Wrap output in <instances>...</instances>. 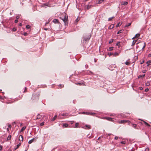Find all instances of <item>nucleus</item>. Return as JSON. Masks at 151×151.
Returning <instances> with one entry per match:
<instances>
[{
    "instance_id": "6ab92c4d",
    "label": "nucleus",
    "mask_w": 151,
    "mask_h": 151,
    "mask_svg": "<svg viewBox=\"0 0 151 151\" xmlns=\"http://www.w3.org/2000/svg\"><path fill=\"white\" fill-rule=\"evenodd\" d=\"M143 122L144 123V124L146 125H147V126L148 127H150V125L149 124H148V123H147V122H146L144 121H143Z\"/></svg>"
},
{
    "instance_id": "ddd939ff",
    "label": "nucleus",
    "mask_w": 151,
    "mask_h": 151,
    "mask_svg": "<svg viewBox=\"0 0 151 151\" xmlns=\"http://www.w3.org/2000/svg\"><path fill=\"white\" fill-rule=\"evenodd\" d=\"M12 136L11 135H9L8 136V137L7 138L6 140L7 141H8L9 140L11 139V138Z\"/></svg>"
},
{
    "instance_id": "39448f33",
    "label": "nucleus",
    "mask_w": 151,
    "mask_h": 151,
    "mask_svg": "<svg viewBox=\"0 0 151 151\" xmlns=\"http://www.w3.org/2000/svg\"><path fill=\"white\" fill-rule=\"evenodd\" d=\"M129 122V120H122L121 121H118L117 122L119 124H124L126 122Z\"/></svg>"
},
{
    "instance_id": "bb28decb",
    "label": "nucleus",
    "mask_w": 151,
    "mask_h": 151,
    "mask_svg": "<svg viewBox=\"0 0 151 151\" xmlns=\"http://www.w3.org/2000/svg\"><path fill=\"white\" fill-rule=\"evenodd\" d=\"M114 18V17H110L108 19V21H111Z\"/></svg>"
},
{
    "instance_id": "a211bd4d",
    "label": "nucleus",
    "mask_w": 151,
    "mask_h": 151,
    "mask_svg": "<svg viewBox=\"0 0 151 151\" xmlns=\"http://www.w3.org/2000/svg\"><path fill=\"white\" fill-rule=\"evenodd\" d=\"M131 24V23H129L125 25L124 27H127L129 26H130Z\"/></svg>"
},
{
    "instance_id": "7c9ffc66",
    "label": "nucleus",
    "mask_w": 151,
    "mask_h": 151,
    "mask_svg": "<svg viewBox=\"0 0 151 151\" xmlns=\"http://www.w3.org/2000/svg\"><path fill=\"white\" fill-rule=\"evenodd\" d=\"M95 113H90V112H88V115H92L93 114H94Z\"/></svg>"
},
{
    "instance_id": "dca6fc26",
    "label": "nucleus",
    "mask_w": 151,
    "mask_h": 151,
    "mask_svg": "<svg viewBox=\"0 0 151 151\" xmlns=\"http://www.w3.org/2000/svg\"><path fill=\"white\" fill-rule=\"evenodd\" d=\"M26 128V127L24 126L23 127H22L20 130L21 132H23L24 130Z\"/></svg>"
},
{
    "instance_id": "a878e982",
    "label": "nucleus",
    "mask_w": 151,
    "mask_h": 151,
    "mask_svg": "<svg viewBox=\"0 0 151 151\" xmlns=\"http://www.w3.org/2000/svg\"><path fill=\"white\" fill-rule=\"evenodd\" d=\"M114 40V39H111L109 41V44H111V43Z\"/></svg>"
},
{
    "instance_id": "f3484780",
    "label": "nucleus",
    "mask_w": 151,
    "mask_h": 151,
    "mask_svg": "<svg viewBox=\"0 0 151 151\" xmlns=\"http://www.w3.org/2000/svg\"><path fill=\"white\" fill-rule=\"evenodd\" d=\"M122 24V23L121 22H119L116 26V27H118L120 26Z\"/></svg>"
},
{
    "instance_id": "c9c22d12",
    "label": "nucleus",
    "mask_w": 151,
    "mask_h": 151,
    "mask_svg": "<svg viewBox=\"0 0 151 151\" xmlns=\"http://www.w3.org/2000/svg\"><path fill=\"white\" fill-rule=\"evenodd\" d=\"M122 30H120L119 31L117 32V34H119L121 33H122Z\"/></svg>"
},
{
    "instance_id": "052dcab7",
    "label": "nucleus",
    "mask_w": 151,
    "mask_h": 151,
    "mask_svg": "<svg viewBox=\"0 0 151 151\" xmlns=\"http://www.w3.org/2000/svg\"><path fill=\"white\" fill-rule=\"evenodd\" d=\"M78 21H79V20L78 19H76V21L77 22H78Z\"/></svg>"
},
{
    "instance_id": "4be33fe9",
    "label": "nucleus",
    "mask_w": 151,
    "mask_h": 151,
    "mask_svg": "<svg viewBox=\"0 0 151 151\" xmlns=\"http://www.w3.org/2000/svg\"><path fill=\"white\" fill-rule=\"evenodd\" d=\"M125 64L126 65H130V63L129 61H126L125 63Z\"/></svg>"
},
{
    "instance_id": "c756f323",
    "label": "nucleus",
    "mask_w": 151,
    "mask_h": 151,
    "mask_svg": "<svg viewBox=\"0 0 151 151\" xmlns=\"http://www.w3.org/2000/svg\"><path fill=\"white\" fill-rule=\"evenodd\" d=\"M104 1V0H99L98 2V4H100L102 2Z\"/></svg>"
},
{
    "instance_id": "7ed1b4c3",
    "label": "nucleus",
    "mask_w": 151,
    "mask_h": 151,
    "mask_svg": "<svg viewBox=\"0 0 151 151\" xmlns=\"http://www.w3.org/2000/svg\"><path fill=\"white\" fill-rule=\"evenodd\" d=\"M103 119H106L108 121H111V122H114V120H115L114 119L110 117H104L103 118Z\"/></svg>"
},
{
    "instance_id": "e433bc0d",
    "label": "nucleus",
    "mask_w": 151,
    "mask_h": 151,
    "mask_svg": "<svg viewBox=\"0 0 151 151\" xmlns=\"http://www.w3.org/2000/svg\"><path fill=\"white\" fill-rule=\"evenodd\" d=\"M121 143L122 144H126L125 141H121Z\"/></svg>"
},
{
    "instance_id": "f03ea898",
    "label": "nucleus",
    "mask_w": 151,
    "mask_h": 151,
    "mask_svg": "<svg viewBox=\"0 0 151 151\" xmlns=\"http://www.w3.org/2000/svg\"><path fill=\"white\" fill-rule=\"evenodd\" d=\"M64 17L63 18H61V17H60V19H61L63 21L65 25H66L68 24V16L67 15H66V14H64L63 15Z\"/></svg>"
},
{
    "instance_id": "680f3d73",
    "label": "nucleus",
    "mask_w": 151,
    "mask_h": 151,
    "mask_svg": "<svg viewBox=\"0 0 151 151\" xmlns=\"http://www.w3.org/2000/svg\"><path fill=\"white\" fill-rule=\"evenodd\" d=\"M9 129L8 128H7V131L9 132Z\"/></svg>"
},
{
    "instance_id": "9b49d317",
    "label": "nucleus",
    "mask_w": 151,
    "mask_h": 151,
    "mask_svg": "<svg viewBox=\"0 0 151 151\" xmlns=\"http://www.w3.org/2000/svg\"><path fill=\"white\" fill-rule=\"evenodd\" d=\"M53 22L55 23H58L59 22L58 20L57 19H54L53 20Z\"/></svg>"
},
{
    "instance_id": "0eeeda50",
    "label": "nucleus",
    "mask_w": 151,
    "mask_h": 151,
    "mask_svg": "<svg viewBox=\"0 0 151 151\" xmlns=\"http://www.w3.org/2000/svg\"><path fill=\"white\" fill-rule=\"evenodd\" d=\"M19 139L20 141H21L22 142L23 141V137L22 135H20L19 137Z\"/></svg>"
},
{
    "instance_id": "20e7f679",
    "label": "nucleus",
    "mask_w": 151,
    "mask_h": 151,
    "mask_svg": "<svg viewBox=\"0 0 151 151\" xmlns=\"http://www.w3.org/2000/svg\"><path fill=\"white\" fill-rule=\"evenodd\" d=\"M91 37V35H89L87 37H83V41H87L89 40L90 39Z\"/></svg>"
},
{
    "instance_id": "412c9836",
    "label": "nucleus",
    "mask_w": 151,
    "mask_h": 151,
    "mask_svg": "<svg viewBox=\"0 0 151 151\" xmlns=\"http://www.w3.org/2000/svg\"><path fill=\"white\" fill-rule=\"evenodd\" d=\"M85 127L87 128L88 129L91 128V126L89 125H86Z\"/></svg>"
},
{
    "instance_id": "13d9d810",
    "label": "nucleus",
    "mask_w": 151,
    "mask_h": 151,
    "mask_svg": "<svg viewBox=\"0 0 151 151\" xmlns=\"http://www.w3.org/2000/svg\"><path fill=\"white\" fill-rule=\"evenodd\" d=\"M27 89V88H26V87H25V90L24 91V92H25V91H26V90Z\"/></svg>"
},
{
    "instance_id": "338daca9",
    "label": "nucleus",
    "mask_w": 151,
    "mask_h": 151,
    "mask_svg": "<svg viewBox=\"0 0 151 151\" xmlns=\"http://www.w3.org/2000/svg\"><path fill=\"white\" fill-rule=\"evenodd\" d=\"M2 90L1 89L0 90V91H1Z\"/></svg>"
},
{
    "instance_id": "f704fd0d",
    "label": "nucleus",
    "mask_w": 151,
    "mask_h": 151,
    "mask_svg": "<svg viewBox=\"0 0 151 151\" xmlns=\"http://www.w3.org/2000/svg\"><path fill=\"white\" fill-rule=\"evenodd\" d=\"M21 145V143H19L18 144L17 146V148L15 149L18 148L19 147V146L20 145Z\"/></svg>"
},
{
    "instance_id": "5701e85b",
    "label": "nucleus",
    "mask_w": 151,
    "mask_h": 151,
    "mask_svg": "<svg viewBox=\"0 0 151 151\" xmlns=\"http://www.w3.org/2000/svg\"><path fill=\"white\" fill-rule=\"evenodd\" d=\"M57 115H55L53 118H52V121H54L55 119H56V118H57Z\"/></svg>"
},
{
    "instance_id": "b1692460",
    "label": "nucleus",
    "mask_w": 151,
    "mask_h": 151,
    "mask_svg": "<svg viewBox=\"0 0 151 151\" xmlns=\"http://www.w3.org/2000/svg\"><path fill=\"white\" fill-rule=\"evenodd\" d=\"M113 47H109V48L108 50L109 51H111L113 50Z\"/></svg>"
},
{
    "instance_id": "c03bdc74",
    "label": "nucleus",
    "mask_w": 151,
    "mask_h": 151,
    "mask_svg": "<svg viewBox=\"0 0 151 151\" xmlns=\"http://www.w3.org/2000/svg\"><path fill=\"white\" fill-rule=\"evenodd\" d=\"M149 91V89L148 88H146L145 89V92H147V91Z\"/></svg>"
},
{
    "instance_id": "f8f14e48",
    "label": "nucleus",
    "mask_w": 151,
    "mask_h": 151,
    "mask_svg": "<svg viewBox=\"0 0 151 151\" xmlns=\"http://www.w3.org/2000/svg\"><path fill=\"white\" fill-rule=\"evenodd\" d=\"M114 27V25L113 24L111 25L108 27V29H113Z\"/></svg>"
},
{
    "instance_id": "393cba45",
    "label": "nucleus",
    "mask_w": 151,
    "mask_h": 151,
    "mask_svg": "<svg viewBox=\"0 0 151 151\" xmlns=\"http://www.w3.org/2000/svg\"><path fill=\"white\" fill-rule=\"evenodd\" d=\"M26 27L27 29H29L31 28V26L28 25H27L26 26Z\"/></svg>"
},
{
    "instance_id": "ea45409f",
    "label": "nucleus",
    "mask_w": 151,
    "mask_h": 151,
    "mask_svg": "<svg viewBox=\"0 0 151 151\" xmlns=\"http://www.w3.org/2000/svg\"><path fill=\"white\" fill-rule=\"evenodd\" d=\"M118 55H119V54L117 52H115V53H114V55L115 56H117Z\"/></svg>"
},
{
    "instance_id": "58836bf2",
    "label": "nucleus",
    "mask_w": 151,
    "mask_h": 151,
    "mask_svg": "<svg viewBox=\"0 0 151 151\" xmlns=\"http://www.w3.org/2000/svg\"><path fill=\"white\" fill-rule=\"evenodd\" d=\"M145 85L147 86H149L150 85V83L149 82L146 83Z\"/></svg>"
},
{
    "instance_id": "aec40b11",
    "label": "nucleus",
    "mask_w": 151,
    "mask_h": 151,
    "mask_svg": "<svg viewBox=\"0 0 151 151\" xmlns=\"http://www.w3.org/2000/svg\"><path fill=\"white\" fill-rule=\"evenodd\" d=\"M137 40H133L132 41V46H133L137 42Z\"/></svg>"
},
{
    "instance_id": "5fc2aeb1",
    "label": "nucleus",
    "mask_w": 151,
    "mask_h": 151,
    "mask_svg": "<svg viewBox=\"0 0 151 151\" xmlns=\"http://www.w3.org/2000/svg\"><path fill=\"white\" fill-rule=\"evenodd\" d=\"M27 33L26 32L24 33V35L25 36H26L27 35Z\"/></svg>"
},
{
    "instance_id": "6e6552de",
    "label": "nucleus",
    "mask_w": 151,
    "mask_h": 151,
    "mask_svg": "<svg viewBox=\"0 0 151 151\" xmlns=\"http://www.w3.org/2000/svg\"><path fill=\"white\" fill-rule=\"evenodd\" d=\"M128 2L127 1L122 2H121V5H126L128 4Z\"/></svg>"
},
{
    "instance_id": "6e6d98bb",
    "label": "nucleus",
    "mask_w": 151,
    "mask_h": 151,
    "mask_svg": "<svg viewBox=\"0 0 151 151\" xmlns=\"http://www.w3.org/2000/svg\"><path fill=\"white\" fill-rule=\"evenodd\" d=\"M19 18V16H16V18L17 19H18Z\"/></svg>"
},
{
    "instance_id": "f257e3e1",
    "label": "nucleus",
    "mask_w": 151,
    "mask_h": 151,
    "mask_svg": "<svg viewBox=\"0 0 151 151\" xmlns=\"http://www.w3.org/2000/svg\"><path fill=\"white\" fill-rule=\"evenodd\" d=\"M137 44L136 46V48L138 49V51L140 50V49H143L145 46V42H140L137 43Z\"/></svg>"
},
{
    "instance_id": "a18cd8bd",
    "label": "nucleus",
    "mask_w": 151,
    "mask_h": 151,
    "mask_svg": "<svg viewBox=\"0 0 151 151\" xmlns=\"http://www.w3.org/2000/svg\"><path fill=\"white\" fill-rule=\"evenodd\" d=\"M139 88L140 90H142L143 89V88L142 87H139Z\"/></svg>"
},
{
    "instance_id": "9d476101",
    "label": "nucleus",
    "mask_w": 151,
    "mask_h": 151,
    "mask_svg": "<svg viewBox=\"0 0 151 151\" xmlns=\"http://www.w3.org/2000/svg\"><path fill=\"white\" fill-rule=\"evenodd\" d=\"M151 63V60H148L147 62V63L148 64L147 65V66H150V67H151V64H150Z\"/></svg>"
},
{
    "instance_id": "2eb2a0df",
    "label": "nucleus",
    "mask_w": 151,
    "mask_h": 151,
    "mask_svg": "<svg viewBox=\"0 0 151 151\" xmlns=\"http://www.w3.org/2000/svg\"><path fill=\"white\" fill-rule=\"evenodd\" d=\"M41 116H42L41 115H40V114H38L37 116L36 119H40Z\"/></svg>"
},
{
    "instance_id": "4468645a",
    "label": "nucleus",
    "mask_w": 151,
    "mask_h": 151,
    "mask_svg": "<svg viewBox=\"0 0 151 151\" xmlns=\"http://www.w3.org/2000/svg\"><path fill=\"white\" fill-rule=\"evenodd\" d=\"M121 43L120 42H117V43L116 44V45L118 46H119V47L121 46V45L120 44V43Z\"/></svg>"
},
{
    "instance_id": "4d7b16f0",
    "label": "nucleus",
    "mask_w": 151,
    "mask_h": 151,
    "mask_svg": "<svg viewBox=\"0 0 151 151\" xmlns=\"http://www.w3.org/2000/svg\"><path fill=\"white\" fill-rule=\"evenodd\" d=\"M66 114L65 113H63L62 114V115L63 116H64L66 115Z\"/></svg>"
},
{
    "instance_id": "4c0bfd02",
    "label": "nucleus",
    "mask_w": 151,
    "mask_h": 151,
    "mask_svg": "<svg viewBox=\"0 0 151 151\" xmlns=\"http://www.w3.org/2000/svg\"><path fill=\"white\" fill-rule=\"evenodd\" d=\"M76 85H82V84H83V83H76Z\"/></svg>"
},
{
    "instance_id": "1a4fd4ad",
    "label": "nucleus",
    "mask_w": 151,
    "mask_h": 151,
    "mask_svg": "<svg viewBox=\"0 0 151 151\" xmlns=\"http://www.w3.org/2000/svg\"><path fill=\"white\" fill-rule=\"evenodd\" d=\"M140 35V34H139V33L135 35V36L132 39H134L136 38H138V37H139Z\"/></svg>"
},
{
    "instance_id": "8fccbe9b",
    "label": "nucleus",
    "mask_w": 151,
    "mask_h": 151,
    "mask_svg": "<svg viewBox=\"0 0 151 151\" xmlns=\"http://www.w3.org/2000/svg\"><path fill=\"white\" fill-rule=\"evenodd\" d=\"M2 146L1 145L0 146V150H1L2 149Z\"/></svg>"
},
{
    "instance_id": "72a5a7b5",
    "label": "nucleus",
    "mask_w": 151,
    "mask_h": 151,
    "mask_svg": "<svg viewBox=\"0 0 151 151\" xmlns=\"http://www.w3.org/2000/svg\"><path fill=\"white\" fill-rule=\"evenodd\" d=\"M145 74H144L143 75H139V77L143 78L145 77Z\"/></svg>"
},
{
    "instance_id": "09e8293b",
    "label": "nucleus",
    "mask_w": 151,
    "mask_h": 151,
    "mask_svg": "<svg viewBox=\"0 0 151 151\" xmlns=\"http://www.w3.org/2000/svg\"><path fill=\"white\" fill-rule=\"evenodd\" d=\"M18 22V21L17 19H16V20H15V21H14V22L15 23H17Z\"/></svg>"
},
{
    "instance_id": "0e129e2a",
    "label": "nucleus",
    "mask_w": 151,
    "mask_h": 151,
    "mask_svg": "<svg viewBox=\"0 0 151 151\" xmlns=\"http://www.w3.org/2000/svg\"><path fill=\"white\" fill-rule=\"evenodd\" d=\"M74 122L73 121H71V124H72Z\"/></svg>"
},
{
    "instance_id": "473e14b6",
    "label": "nucleus",
    "mask_w": 151,
    "mask_h": 151,
    "mask_svg": "<svg viewBox=\"0 0 151 151\" xmlns=\"http://www.w3.org/2000/svg\"><path fill=\"white\" fill-rule=\"evenodd\" d=\"M108 55L109 56H110L111 55H113L114 54L113 53H111V52H109L108 53Z\"/></svg>"
},
{
    "instance_id": "37998d69",
    "label": "nucleus",
    "mask_w": 151,
    "mask_h": 151,
    "mask_svg": "<svg viewBox=\"0 0 151 151\" xmlns=\"http://www.w3.org/2000/svg\"><path fill=\"white\" fill-rule=\"evenodd\" d=\"M137 125L135 124H133V126L134 128H135L136 127Z\"/></svg>"
},
{
    "instance_id": "3c124183",
    "label": "nucleus",
    "mask_w": 151,
    "mask_h": 151,
    "mask_svg": "<svg viewBox=\"0 0 151 151\" xmlns=\"http://www.w3.org/2000/svg\"><path fill=\"white\" fill-rule=\"evenodd\" d=\"M121 116L123 118H124L125 117V116L124 115H123L122 114H121Z\"/></svg>"
},
{
    "instance_id": "603ef678",
    "label": "nucleus",
    "mask_w": 151,
    "mask_h": 151,
    "mask_svg": "<svg viewBox=\"0 0 151 151\" xmlns=\"http://www.w3.org/2000/svg\"><path fill=\"white\" fill-rule=\"evenodd\" d=\"M8 127L10 128L11 127V125L10 124L9 125H8Z\"/></svg>"
},
{
    "instance_id": "864d4df0",
    "label": "nucleus",
    "mask_w": 151,
    "mask_h": 151,
    "mask_svg": "<svg viewBox=\"0 0 151 151\" xmlns=\"http://www.w3.org/2000/svg\"><path fill=\"white\" fill-rule=\"evenodd\" d=\"M12 30L13 31H15L16 30V29L15 28H14L12 29Z\"/></svg>"
},
{
    "instance_id": "a19ab883",
    "label": "nucleus",
    "mask_w": 151,
    "mask_h": 151,
    "mask_svg": "<svg viewBox=\"0 0 151 151\" xmlns=\"http://www.w3.org/2000/svg\"><path fill=\"white\" fill-rule=\"evenodd\" d=\"M88 113L87 112H83L82 113V114H88Z\"/></svg>"
},
{
    "instance_id": "49530a36",
    "label": "nucleus",
    "mask_w": 151,
    "mask_h": 151,
    "mask_svg": "<svg viewBox=\"0 0 151 151\" xmlns=\"http://www.w3.org/2000/svg\"><path fill=\"white\" fill-rule=\"evenodd\" d=\"M60 86L61 88H62V87H63V86H64L63 85H62L61 84H60Z\"/></svg>"
},
{
    "instance_id": "bf43d9fd",
    "label": "nucleus",
    "mask_w": 151,
    "mask_h": 151,
    "mask_svg": "<svg viewBox=\"0 0 151 151\" xmlns=\"http://www.w3.org/2000/svg\"><path fill=\"white\" fill-rule=\"evenodd\" d=\"M48 28H44V29L45 30H48Z\"/></svg>"
},
{
    "instance_id": "2f4dec72",
    "label": "nucleus",
    "mask_w": 151,
    "mask_h": 151,
    "mask_svg": "<svg viewBox=\"0 0 151 151\" xmlns=\"http://www.w3.org/2000/svg\"><path fill=\"white\" fill-rule=\"evenodd\" d=\"M79 125V123H76L75 124V127L77 128L78 127V126Z\"/></svg>"
},
{
    "instance_id": "69168bd1",
    "label": "nucleus",
    "mask_w": 151,
    "mask_h": 151,
    "mask_svg": "<svg viewBox=\"0 0 151 151\" xmlns=\"http://www.w3.org/2000/svg\"><path fill=\"white\" fill-rule=\"evenodd\" d=\"M48 23V22H47V23H46V24H47Z\"/></svg>"
},
{
    "instance_id": "cd10ccee",
    "label": "nucleus",
    "mask_w": 151,
    "mask_h": 151,
    "mask_svg": "<svg viewBox=\"0 0 151 151\" xmlns=\"http://www.w3.org/2000/svg\"><path fill=\"white\" fill-rule=\"evenodd\" d=\"M92 6L91 5H88L87 6V9H88L89 8H91V7Z\"/></svg>"
},
{
    "instance_id": "79ce46f5",
    "label": "nucleus",
    "mask_w": 151,
    "mask_h": 151,
    "mask_svg": "<svg viewBox=\"0 0 151 151\" xmlns=\"http://www.w3.org/2000/svg\"><path fill=\"white\" fill-rule=\"evenodd\" d=\"M44 125V122H42L40 123V125L41 126H42Z\"/></svg>"
},
{
    "instance_id": "774afa93",
    "label": "nucleus",
    "mask_w": 151,
    "mask_h": 151,
    "mask_svg": "<svg viewBox=\"0 0 151 151\" xmlns=\"http://www.w3.org/2000/svg\"><path fill=\"white\" fill-rule=\"evenodd\" d=\"M14 124H15V122H14Z\"/></svg>"
},
{
    "instance_id": "de8ad7c7",
    "label": "nucleus",
    "mask_w": 151,
    "mask_h": 151,
    "mask_svg": "<svg viewBox=\"0 0 151 151\" xmlns=\"http://www.w3.org/2000/svg\"><path fill=\"white\" fill-rule=\"evenodd\" d=\"M118 137H118L115 136L114 138V139H118Z\"/></svg>"
},
{
    "instance_id": "423d86ee",
    "label": "nucleus",
    "mask_w": 151,
    "mask_h": 151,
    "mask_svg": "<svg viewBox=\"0 0 151 151\" xmlns=\"http://www.w3.org/2000/svg\"><path fill=\"white\" fill-rule=\"evenodd\" d=\"M36 138H33L32 139H31V140H30L28 142V143L29 144H31L34 141H36ZM37 139V138H36V139Z\"/></svg>"
},
{
    "instance_id": "e2e57ef3",
    "label": "nucleus",
    "mask_w": 151,
    "mask_h": 151,
    "mask_svg": "<svg viewBox=\"0 0 151 151\" xmlns=\"http://www.w3.org/2000/svg\"><path fill=\"white\" fill-rule=\"evenodd\" d=\"M22 25V24L21 23H19V26H21Z\"/></svg>"
},
{
    "instance_id": "c85d7f7f",
    "label": "nucleus",
    "mask_w": 151,
    "mask_h": 151,
    "mask_svg": "<svg viewBox=\"0 0 151 151\" xmlns=\"http://www.w3.org/2000/svg\"><path fill=\"white\" fill-rule=\"evenodd\" d=\"M63 126L65 127H68V125L66 124H63Z\"/></svg>"
}]
</instances>
